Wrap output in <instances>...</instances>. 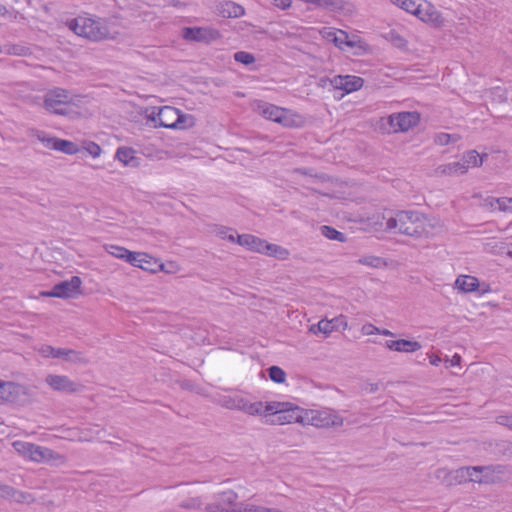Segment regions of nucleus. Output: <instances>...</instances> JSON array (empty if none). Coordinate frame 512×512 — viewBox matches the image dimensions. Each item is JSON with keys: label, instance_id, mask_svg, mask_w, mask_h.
<instances>
[{"label": "nucleus", "instance_id": "obj_1", "mask_svg": "<svg viewBox=\"0 0 512 512\" xmlns=\"http://www.w3.org/2000/svg\"><path fill=\"white\" fill-rule=\"evenodd\" d=\"M376 224L386 232L414 238L428 237L436 228V225L417 211H399L389 217L382 216V221Z\"/></svg>", "mask_w": 512, "mask_h": 512}, {"label": "nucleus", "instance_id": "obj_2", "mask_svg": "<svg viewBox=\"0 0 512 512\" xmlns=\"http://www.w3.org/2000/svg\"><path fill=\"white\" fill-rule=\"evenodd\" d=\"M394 5L416 16L421 21L440 26L443 22L441 13L427 0H390Z\"/></svg>", "mask_w": 512, "mask_h": 512}, {"label": "nucleus", "instance_id": "obj_3", "mask_svg": "<svg viewBox=\"0 0 512 512\" xmlns=\"http://www.w3.org/2000/svg\"><path fill=\"white\" fill-rule=\"evenodd\" d=\"M13 448L22 456L38 463H50L55 466L63 465L66 459L63 455L50 448L24 441H15Z\"/></svg>", "mask_w": 512, "mask_h": 512}, {"label": "nucleus", "instance_id": "obj_4", "mask_svg": "<svg viewBox=\"0 0 512 512\" xmlns=\"http://www.w3.org/2000/svg\"><path fill=\"white\" fill-rule=\"evenodd\" d=\"M37 395L34 390L23 384L0 380V401L20 407L34 403Z\"/></svg>", "mask_w": 512, "mask_h": 512}, {"label": "nucleus", "instance_id": "obj_5", "mask_svg": "<svg viewBox=\"0 0 512 512\" xmlns=\"http://www.w3.org/2000/svg\"><path fill=\"white\" fill-rule=\"evenodd\" d=\"M80 97L63 88L49 90L44 96V107L51 113L68 115L71 105H78Z\"/></svg>", "mask_w": 512, "mask_h": 512}, {"label": "nucleus", "instance_id": "obj_6", "mask_svg": "<svg viewBox=\"0 0 512 512\" xmlns=\"http://www.w3.org/2000/svg\"><path fill=\"white\" fill-rule=\"evenodd\" d=\"M70 28L78 36L92 41L106 39L109 35L107 26L97 19L79 16L71 21Z\"/></svg>", "mask_w": 512, "mask_h": 512}, {"label": "nucleus", "instance_id": "obj_7", "mask_svg": "<svg viewBox=\"0 0 512 512\" xmlns=\"http://www.w3.org/2000/svg\"><path fill=\"white\" fill-rule=\"evenodd\" d=\"M254 109L264 118L279 123L284 127H296L301 123L300 116L293 113L291 110L267 102H256Z\"/></svg>", "mask_w": 512, "mask_h": 512}, {"label": "nucleus", "instance_id": "obj_8", "mask_svg": "<svg viewBox=\"0 0 512 512\" xmlns=\"http://www.w3.org/2000/svg\"><path fill=\"white\" fill-rule=\"evenodd\" d=\"M302 425H311L317 428H337L344 424V419L332 409H309L304 410Z\"/></svg>", "mask_w": 512, "mask_h": 512}, {"label": "nucleus", "instance_id": "obj_9", "mask_svg": "<svg viewBox=\"0 0 512 512\" xmlns=\"http://www.w3.org/2000/svg\"><path fill=\"white\" fill-rule=\"evenodd\" d=\"M44 382L52 391L62 394H76L84 390L83 384L70 379L67 375L47 374Z\"/></svg>", "mask_w": 512, "mask_h": 512}, {"label": "nucleus", "instance_id": "obj_10", "mask_svg": "<svg viewBox=\"0 0 512 512\" xmlns=\"http://www.w3.org/2000/svg\"><path fill=\"white\" fill-rule=\"evenodd\" d=\"M148 118L155 123V126L177 128L180 127L181 120L184 117L178 109L171 106H164L159 108L157 112L153 110Z\"/></svg>", "mask_w": 512, "mask_h": 512}, {"label": "nucleus", "instance_id": "obj_11", "mask_svg": "<svg viewBox=\"0 0 512 512\" xmlns=\"http://www.w3.org/2000/svg\"><path fill=\"white\" fill-rule=\"evenodd\" d=\"M420 120L417 112H400L388 116L389 133L407 132L415 127Z\"/></svg>", "mask_w": 512, "mask_h": 512}, {"label": "nucleus", "instance_id": "obj_12", "mask_svg": "<svg viewBox=\"0 0 512 512\" xmlns=\"http://www.w3.org/2000/svg\"><path fill=\"white\" fill-rule=\"evenodd\" d=\"M82 280L78 276H73L69 280L61 281L53 286L49 291L42 292L45 297L72 298L80 293Z\"/></svg>", "mask_w": 512, "mask_h": 512}, {"label": "nucleus", "instance_id": "obj_13", "mask_svg": "<svg viewBox=\"0 0 512 512\" xmlns=\"http://www.w3.org/2000/svg\"><path fill=\"white\" fill-rule=\"evenodd\" d=\"M39 353L46 358H57L70 363H87V359L83 353L67 348H54L50 345H42Z\"/></svg>", "mask_w": 512, "mask_h": 512}, {"label": "nucleus", "instance_id": "obj_14", "mask_svg": "<svg viewBox=\"0 0 512 512\" xmlns=\"http://www.w3.org/2000/svg\"><path fill=\"white\" fill-rule=\"evenodd\" d=\"M329 84L335 89L342 90L344 92L343 96L362 88L364 80L354 75H337L329 80Z\"/></svg>", "mask_w": 512, "mask_h": 512}, {"label": "nucleus", "instance_id": "obj_15", "mask_svg": "<svg viewBox=\"0 0 512 512\" xmlns=\"http://www.w3.org/2000/svg\"><path fill=\"white\" fill-rule=\"evenodd\" d=\"M183 37L189 41L210 43L217 40L220 34L217 30L208 27H188L183 30Z\"/></svg>", "mask_w": 512, "mask_h": 512}, {"label": "nucleus", "instance_id": "obj_16", "mask_svg": "<svg viewBox=\"0 0 512 512\" xmlns=\"http://www.w3.org/2000/svg\"><path fill=\"white\" fill-rule=\"evenodd\" d=\"M342 327L344 330L348 328V323L343 315L336 317L332 320L322 319L317 324H313L309 327V331L313 334L323 333L328 336L333 331Z\"/></svg>", "mask_w": 512, "mask_h": 512}, {"label": "nucleus", "instance_id": "obj_17", "mask_svg": "<svg viewBox=\"0 0 512 512\" xmlns=\"http://www.w3.org/2000/svg\"><path fill=\"white\" fill-rule=\"evenodd\" d=\"M128 263L149 272H156L158 268H163L162 264H158L153 257L144 252H133Z\"/></svg>", "mask_w": 512, "mask_h": 512}, {"label": "nucleus", "instance_id": "obj_18", "mask_svg": "<svg viewBox=\"0 0 512 512\" xmlns=\"http://www.w3.org/2000/svg\"><path fill=\"white\" fill-rule=\"evenodd\" d=\"M304 410L299 407H293L290 403L289 406H285L283 411L277 419L273 420L274 423L278 424H290V423H300L302 424V418H304Z\"/></svg>", "mask_w": 512, "mask_h": 512}, {"label": "nucleus", "instance_id": "obj_19", "mask_svg": "<svg viewBox=\"0 0 512 512\" xmlns=\"http://www.w3.org/2000/svg\"><path fill=\"white\" fill-rule=\"evenodd\" d=\"M465 174V166L459 161L439 165L434 169L435 177L459 176Z\"/></svg>", "mask_w": 512, "mask_h": 512}, {"label": "nucleus", "instance_id": "obj_20", "mask_svg": "<svg viewBox=\"0 0 512 512\" xmlns=\"http://www.w3.org/2000/svg\"><path fill=\"white\" fill-rule=\"evenodd\" d=\"M386 347L392 351L411 353L421 349V344L417 341L400 339L386 341Z\"/></svg>", "mask_w": 512, "mask_h": 512}, {"label": "nucleus", "instance_id": "obj_21", "mask_svg": "<svg viewBox=\"0 0 512 512\" xmlns=\"http://www.w3.org/2000/svg\"><path fill=\"white\" fill-rule=\"evenodd\" d=\"M505 467L503 465L481 466L480 473L483 474V483H495L500 481L504 475Z\"/></svg>", "mask_w": 512, "mask_h": 512}, {"label": "nucleus", "instance_id": "obj_22", "mask_svg": "<svg viewBox=\"0 0 512 512\" xmlns=\"http://www.w3.org/2000/svg\"><path fill=\"white\" fill-rule=\"evenodd\" d=\"M236 242L251 251L261 253L265 240L250 234L237 235Z\"/></svg>", "mask_w": 512, "mask_h": 512}, {"label": "nucleus", "instance_id": "obj_23", "mask_svg": "<svg viewBox=\"0 0 512 512\" xmlns=\"http://www.w3.org/2000/svg\"><path fill=\"white\" fill-rule=\"evenodd\" d=\"M134 154L135 152L132 148L120 147L117 149L116 158L125 166L136 167L138 166L139 161Z\"/></svg>", "mask_w": 512, "mask_h": 512}, {"label": "nucleus", "instance_id": "obj_24", "mask_svg": "<svg viewBox=\"0 0 512 512\" xmlns=\"http://www.w3.org/2000/svg\"><path fill=\"white\" fill-rule=\"evenodd\" d=\"M487 157V154L480 156L477 151L470 150L463 154L460 162L465 166V173H467L470 167H479L483 164V158Z\"/></svg>", "mask_w": 512, "mask_h": 512}, {"label": "nucleus", "instance_id": "obj_25", "mask_svg": "<svg viewBox=\"0 0 512 512\" xmlns=\"http://www.w3.org/2000/svg\"><path fill=\"white\" fill-rule=\"evenodd\" d=\"M455 285L463 292H472L478 288L479 282L473 276L462 275L456 279Z\"/></svg>", "mask_w": 512, "mask_h": 512}, {"label": "nucleus", "instance_id": "obj_26", "mask_svg": "<svg viewBox=\"0 0 512 512\" xmlns=\"http://www.w3.org/2000/svg\"><path fill=\"white\" fill-rule=\"evenodd\" d=\"M261 253L276 257L281 260H285L289 256V251L287 249L276 244L267 243L266 241L264 242L263 250Z\"/></svg>", "mask_w": 512, "mask_h": 512}, {"label": "nucleus", "instance_id": "obj_27", "mask_svg": "<svg viewBox=\"0 0 512 512\" xmlns=\"http://www.w3.org/2000/svg\"><path fill=\"white\" fill-rule=\"evenodd\" d=\"M105 251L110 254L111 256L124 260L128 263V259L132 256V251L126 249L125 247L114 245V244H106L104 245Z\"/></svg>", "mask_w": 512, "mask_h": 512}, {"label": "nucleus", "instance_id": "obj_28", "mask_svg": "<svg viewBox=\"0 0 512 512\" xmlns=\"http://www.w3.org/2000/svg\"><path fill=\"white\" fill-rule=\"evenodd\" d=\"M0 52L16 56H26L31 54L29 47L20 44H5L0 48Z\"/></svg>", "mask_w": 512, "mask_h": 512}, {"label": "nucleus", "instance_id": "obj_29", "mask_svg": "<svg viewBox=\"0 0 512 512\" xmlns=\"http://www.w3.org/2000/svg\"><path fill=\"white\" fill-rule=\"evenodd\" d=\"M222 13L226 17H240L244 14V8L234 2H226L222 6Z\"/></svg>", "mask_w": 512, "mask_h": 512}, {"label": "nucleus", "instance_id": "obj_30", "mask_svg": "<svg viewBox=\"0 0 512 512\" xmlns=\"http://www.w3.org/2000/svg\"><path fill=\"white\" fill-rule=\"evenodd\" d=\"M54 150L61 151L63 153L73 155L78 153L79 149L77 145L68 140L58 139L55 142Z\"/></svg>", "mask_w": 512, "mask_h": 512}, {"label": "nucleus", "instance_id": "obj_31", "mask_svg": "<svg viewBox=\"0 0 512 512\" xmlns=\"http://www.w3.org/2000/svg\"><path fill=\"white\" fill-rule=\"evenodd\" d=\"M460 138L459 134L437 133L434 137V142L437 145L446 146L456 143Z\"/></svg>", "mask_w": 512, "mask_h": 512}, {"label": "nucleus", "instance_id": "obj_32", "mask_svg": "<svg viewBox=\"0 0 512 512\" xmlns=\"http://www.w3.org/2000/svg\"><path fill=\"white\" fill-rule=\"evenodd\" d=\"M10 500L20 504H31L35 501V498L32 494L17 490L13 487Z\"/></svg>", "mask_w": 512, "mask_h": 512}, {"label": "nucleus", "instance_id": "obj_33", "mask_svg": "<svg viewBox=\"0 0 512 512\" xmlns=\"http://www.w3.org/2000/svg\"><path fill=\"white\" fill-rule=\"evenodd\" d=\"M285 406H289L288 402H270L263 405V413L272 414L276 417L281 414Z\"/></svg>", "mask_w": 512, "mask_h": 512}, {"label": "nucleus", "instance_id": "obj_34", "mask_svg": "<svg viewBox=\"0 0 512 512\" xmlns=\"http://www.w3.org/2000/svg\"><path fill=\"white\" fill-rule=\"evenodd\" d=\"M214 232L217 236H219L221 239L228 240L230 242H236L237 240V233L235 230L223 226L216 227Z\"/></svg>", "mask_w": 512, "mask_h": 512}, {"label": "nucleus", "instance_id": "obj_35", "mask_svg": "<svg viewBox=\"0 0 512 512\" xmlns=\"http://www.w3.org/2000/svg\"><path fill=\"white\" fill-rule=\"evenodd\" d=\"M333 43L340 49H344L345 46L354 47V43L348 39L347 33L342 30H337V34L333 38Z\"/></svg>", "mask_w": 512, "mask_h": 512}, {"label": "nucleus", "instance_id": "obj_36", "mask_svg": "<svg viewBox=\"0 0 512 512\" xmlns=\"http://www.w3.org/2000/svg\"><path fill=\"white\" fill-rule=\"evenodd\" d=\"M322 234L331 240H338L343 242L345 240V236L343 233L337 231L336 229L330 226H322L321 227Z\"/></svg>", "mask_w": 512, "mask_h": 512}, {"label": "nucleus", "instance_id": "obj_37", "mask_svg": "<svg viewBox=\"0 0 512 512\" xmlns=\"http://www.w3.org/2000/svg\"><path fill=\"white\" fill-rule=\"evenodd\" d=\"M481 466H473V467H466L463 469V471L466 472L467 477L470 481L476 482V483H483L482 476L483 474L480 473Z\"/></svg>", "mask_w": 512, "mask_h": 512}, {"label": "nucleus", "instance_id": "obj_38", "mask_svg": "<svg viewBox=\"0 0 512 512\" xmlns=\"http://www.w3.org/2000/svg\"><path fill=\"white\" fill-rule=\"evenodd\" d=\"M268 374L270 379L275 383H283L285 381V372L277 366H271L268 369Z\"/></svg>", "mask_w": 512, "mask_h": 512}, {"label": "nucleus", "instance_id": "obj_39", "mask_svg": "<svg viewBox=\"0 0 512 512\" xmlns=\"http://www.w3.org/2000/svg\"><path fill=\"white\" fill-rule=\"evenodd\" d=\"M496 451L502 456L512 457V442L500 441L496 443Z\"/></svg>", "mask_w": 512, "mask_h": 512}, {"label": "nucleus", "instance_id": "obj_40", "mask_svg": "<svg viewBox=\"0 0 512 512\" xmlns=\"http://www.w3.org/2000/svg\"><path fill=\"white\" fill-rule=\"evenodd\" d=\"M234 59L244 65H250L255 62V57L248 52L239 51L234 54Z\"/></svg>", "mask_w": 512, "mask_h": 512}, {"label": "nucleus", "instance_id": "obj_41", "mask_svg": "<svg viewBox=\"0 0 512 512\" xmlns=\"http://www.w3.org/2000/svg\"><path fill=\"white\" fill-rule=\"evenodd\" d=\"M245 413L255 416L263 414V403L262 402H248L245 407Z\"/></svg>", "mask_w": 512, "mask_h": 512}, {"label": "nucleus", "instance_id": "obj_42", "mask_svg": "<svg viewBox=\"0 0 512 512\" xmlns=\"http://www.w3.org/2000/svg\"><path fill=\"white\" fill-rule=\"evenodd\" d=\"M358 263L369 267L377 268L381 265L382 259L376 256H364L358 260Z\"/></svg>", "mask_w": 512, "mask_h": 512}, {"label": "nucleus", "instance_id": "obj_43", "mask_svg": "<svg viewBox=\"0 0 512 512\" xmlns=\"http://www.w3.org/2000/svg\"><path fill=\"white\" fill-rule=\"evenodd\" d=\"M510 94L511 93H509L508 91L501 89L499 87L495 88L492 91L493 99L498 102H506L509 99H512V95H510Z\"/></svg>", "mask_w": 512, "mask_h": 512}, {"label": "nucleus", "instance_id": "obj_44", "mask_svg": "<svg viewBox=\"0 0 512 512\" xmlns=\"http://www.w3.org/2000/svg\"><path fill=\"white\" fill-rule=\"evenodd\" d=\"M485 250L491 253H501L504 251V242L488 241L484 246Z\"/></svg>", "mask_w": 512, "mask_h": 512}, {"label": "nucleus", "instance_id": "obj_45", "mask_svg": "<svg viewBox=\"0 0 512 512\" xmlns=\"http://www.w3.org/2000/svg\"><path fill=\"white\" fill-rule=\"evenodd\" d=\"M482 206L489 210L500 211V198L487 197L484 199Z\"/></svg>", "mask_w": 512, "mask_h": 512}, {"label": "nucleus", "instance_id": "obj_46", "mask_svg": "<svg viewBox=\"0 0 512 512\" xmlns=\"http://www.w3.org/2000/svg\"><path fill=\"white\" fill-rule=\"evenodd\" d=\"M36 136L37 139L41 141L46 148L54 149L57 138L48 137L43 132H38Z\"/></svg>", "mask_w": 512, "mask_h": 512}, {"label": "nucleus", "instance_id": "obj_47", "mask_svg": "<svg viewBox=\"0 0 512 512\" xmlns=\"http://www.w3.org/2000/svg\"><path fill=\"white\" fill-rule=\"evenodd\" d=\"M500 211L505 213H512V197L500 198Z\"/></svg>", "mask_w": 512, "mask_h": 512}, {"label": "nucleus", "instance_id": "obj_48", "mask_svg": "<svg viewBox=\"0 0 512 512\" xmlns=\"http://www.w3.org/2000/svg\"><path fill=\"white\" fill-rule=\"evenodd\" d=\"M237 499V494L233 491H227L222 493L220 503L223 504H233Z\"/></svg>", "mask_w": 512, "mask_h": 512}, {"label": "nucleus", "instance_id": "obj_49", "mask_svg": "<svg viewBox=\"0 0 512 512\" xmlns=\"http://www.w3.org/2000/svg\"><path fill=\"white\" fill-rule=\"evenodd\" d=\"M201 504H202V502H201L200 498L196 497V498H191L186 501H183L181 503V507H183L185 509H195V508H199L201 506Z\"/></svg>", "mask_w": 512, "mask_h": 512}, {"label": "nucleus", "instance_id": "obj_50", "mask_svg": "<svg viewBox=\"0 0 512 512\" xmlns=\"http://www.w3.org/2000/svg\"><path fill=\"white\" fill-rule=\"evenodd\" d=\"M248 402L249 401H247L243 398H236L233 400V405H227V408L228 409H237V410L245 412V407L248 405Z\"/></svg>", "mask_w": 512, "mask_h": 512}, {"label": "nucleus", "instance_id": "obj_51", "mask_svg": "<svg viewBox=\"0 0 512 512\" xmlns=\"http://www.w3.org/2000/svg\"><path fill=\"white\" fill-rule=\"evenodd\" d=\"M84 148L94 158L98 157L101 153L100 146L94 142L87 143Z\"/></svg>", "mask_w": 512, "mask_h": 512}, {"label": "nucleus", "instance_id": "obj_52", "mask_svg": "<svg viewBox=\"0 0 512 512\" xmlns=\"http://www.w3.org/2000/svg\"><path fill=\"white\" fill-rule=\"evenodd\" d=\"M496 422L502 426L512 430V414L511 415H500L496 418Z\"/></svg>", "mask_w": 512, "mask_h": 512}, {"label": "nucleus", "instance_id": "obj_53", "mask_svg": "<svg viewBox=\"0 0 512 512\" xmlns=\"http://www.w3.org/2000/svg\"><path fill=\"white\" fill-rule=\"evenodd\" d=\"M12 491H13L12 486L0 483V498H3L5 500H10Z\"/></svg>", "mask_w": 512, "mask_h": 512}, {"label": "nucleus", "instance_id": "obj_54", "mask_svg": "<svg viewBox=\"0 0 512 512\" xmlns=\"http://www.w3.org/2000/svg\"><path fill=\"white\" fill-rule=\"evenodd\" d=\"M361 331L364 335H373V334H379L380 329L372 324H365L362 326Z\"/></svg>", "mask_w": 512, "mask_h": 512}, {"label": "nucleus", "instance_id": "obj_55", "mask_svg": "<svg viewBox=\"0 0 512 512\" xmlns=\"http://www.w3.org/2000/svg\"><path fill=\"white\" fill-rule=\"evenodd\" d=\"M206 510H208L210 512H223V511H226L225 507L220 502L207 505Z\"/></svg>", "mask_w": 512, "mask_h": 512}, {"label": "nucleus", "instance_id": "obj_56", "mask_svg": "<svg viewBox=\"0 0 512 512\" xmlns=\"http://www.w3.org/2000/svg\"><path fill=\"white\" fill-rule=\"evenodd\" d=\"M447 367L458 366L461 362V356L455 354L451 359H446Z\"/></svg>", "mask_w": 512, "mask_h": 512}, {"label": "nucleus", "instance_id": "obj_57", "mask_svg": "<svg viewBox=\"0 0 512 512\" xmlns=\"http://www.w3.org/2000/svg\"><path fill=\"white\" fill-rule=\"evenodd\" d=\"M183 119L181 120V124L179 128H186L193 125V117L191 115H184Z\"/></svg>", "mask_w": 512, "mask_h": 512}, {"label": "nucleus", "instance_id": "obj_58", "mask_svg": "<svg viewBox=\"0 0 512 512\" xmlns=\"http://www.w3.org/2000/svg\"><path fill=\"white\" fill-rule=\"evenodd\" d=\"M273 4L281 9H286L290 7L291 0H272Z\"/></svg>", "mask_w": 512, "mask_h": 512}, {"label": "nucleus", "instance_id": "obj_59", "mask_svg": "<svg viewBox=\"0 0 512 512\" xmlns=\"http://www.w3.org/2000/svg\"><path fill=\"white\" fill-rule=\"evenodd\" d=\"M336 34H337V31L328 30V31H324L323 37L325 39H327L328 41L333 42V38H334V36H336Z\"/></svg>", "mask_w": 512, "mask_h": 512}, {"label": "nucleus", "instance_id": "obj_60", "mask_svg": "<svg viewBox=\"0 0 512 512\" xmlns=\"http://www.w3.org/2000/svg\"><path fill=\"white\" fill-rule=\"evenodd\" d=\"M365 389L368 393H375L378 390V384L370 383L366 386Z\"/></svg>", "mask_w": 512, "mask_h": 512}, {"label": "nucleus", "instance_id": "obj_61", "mask_svg": "<svg viewBox=\"0 0 512 512\" xmlns=\"http://www.w3.org/2000/svg\"><path fill=\"white\" fill-rule=\"evenodd\" d=\"M441 361H442V360H441V358H440L439 356H433V355H432V356H430V363H431L432 365L437 366V365H439V363H440Z\"/></svg>", "mask_w": 512, "mask_h": 512}, {"label": "nucleus", "instance_id": "obj_62", "mask_svg": "<svg viewBox=\"0 0 512 512\" xmlns=\"http://www.w3.org/2000/svg\"><path fill=\"white\" fill-rule=\"evenodd\" d=\"M379 334L384 335V336H393V333L387 329H382V330L380 329Z\"/></svg>", "mask_w": 512, "mask_h": 512}, {"label": "nucleus", "instance_id": "obj_63", "mask_svg": "<svg viewBox=\"0 0 512 512\" xmlns=\"http://www.w3.org/2000/svg\"><path fill=\"white\" fill-rule=\"evenodd\" d=\"M329 80H330L329 78H321V79H320V85H321L322 87H324V86L326 85V83H327V82L329 83Z\"/></svg>", "mask_w": 512, "mask_h": 512}, {"label": "nucleus", "instance_id": "obj_64", "mask_svg": "<svg viewBox=\"0 0 512 512\" xmlns=\"http://www.w3.org/2000/svg\"><path fill=\"white\" fill-rule=\"evenodd\" d=\"M507 255L512 258V243L509 245V248L507 250Z\"/></svg>", "mask_w": 512, "mask_h": 512}]
</instances>
